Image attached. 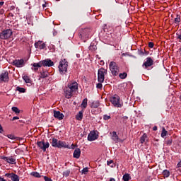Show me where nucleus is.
Here are the masks:
<instances>
[{"mask_svg":"<svg viewBox=\"0 0 181 181\" xmlns=\"http://www.w3.org/2000/svg\"><path fill=\"white\" fill-rule=\"evenodd\" d=\"M78 90V84L76 81H71L67 84V86L64 89V94L66 98H71L74 93Z\"/></svg>","mask_w":181,"mask_h":181,"instance_id":"1","label":"nucleus"},{"mask_svg":"<svg viewBox=\"0 0 181 181\" xmlns=\"http://www.w3.org/2000/svg\"><path fill=\"white\" fill-rule=\"evenodd\" d=\"M68 66L69 64L67 60L66 59H61V61H59V65L58 66L59 74H61V75H64L67 73Z\"/></svg>","mask_w":181,"mask_h":181,"instance_id":"2","label":"nucleus"},{"mask_svg":"<svg viewBox=\"0 0 181 181\" xmlns=\"http://www.w3.org/2000/svg\"><path fill=\"white\" fill-rule=\"evenodd\" d=\"M52 146L54 148H66L74 149V148H69V146L66 145V144L64 141H60L56 138L52 139Z\"/></svg>","mask_w":181,"mask_h":181,"instance_id":"3","label":"nucleus"},{"mask_svg":"<svg viewBox=\"0 0 181 181\" xmlns=\"http://www.w3.org/2000/svg\"><path fill=\"white\" fill-rule=\"evenodd\" d=\"M110 101L113 104L114 107L121 108L122 107V103L120 101V98L117 95H115L110 98Z\"/></svg>","mask_w":181,"mask_h":181,"instance_id":"4","label":"nucleus"},{"mask_svg":"<svg viewBox=\"0 0 181 181\" xmlns=\"http://www.w3.org/2000/svg\"><path fill=\"white\" fill-rule=\"evenodd\" d=\"M109 67L113 76H117L119 74V69L116 62H110Z\"/></svg>","mask_w":181,"mask_h":181,"instance_id":"5","label":"nucleus"},{"mask_svg":"<svg viewBox=\"0 0 181 181\" xmlns=\"http://www.w3.org/2000/svg\"><path fill=\"white\" fill-rule=\"evenodd\" d=\"M107 74V69L100 68L98 71V81L99 83H103L105 80V76Z\"/></svg>","mask_w":181,"mask_h":181,"instance_id":"6","label":"nucleus"},{"mask_svg":"<svg viewBox=\"0 0 181 181\" xmlns=\"http://www.w3.org/2000/svg\"><path fill=\"white\" fill-rule=\"evenodd\" d=\"M12 35H13V31L10 29L3 30L0 33V39H2L4 40H5L6 39H10V37H11Z\"/></svg>","mask_w":181,"mask_h":181,"instance_id":"7","label":"nucleus"},{"mask_svg":"<svg viewBox=\"0 0 181 181\" xmlns=\"http://www.w3.org/2000/svg\"><path fill=\"white\" fill-rule=\"evenodd\" d=\"M90 36V30L82 29L80 31L79 37H81V39H83L84 40H86V39H89Z\"/></svg>","mask_w":181,"mask_h":181,"instance_id":"8","label":"nucleus"},{"mask_svg":"<svg viewBox=\"0 0 181 181\" xmlns=\"http://www.w3.org/2000/svg\"><path fill=\"white\" fill-rule=\"evenodd\" d=\"M37 145L44 152H45L46 149L49 147V143H48V141H37Z\"/></svg>","mask_w":181,"mask_h":181,"instance_id":"9","label":"nucleus"},{"mask_svg":"<svg viewBox=\"0 0 181 181\" xmlns=\"http://www.w3.org/2000/svg\"><path fill=\"white\" fill-rule=\"evenodd\" d=\"M153 62H154L151 57H147L146 61L143 63L142 66L144 67V69H148L153 65Z\"/></svg>","mask_w":181,"mask_h":181,"instance_id":"10","label":"nucleus"},{"mask_svg":"<svg viewBox=\"0 0 181 181\" xmlns=\"http://www.w3.org/2000/svg\"><path fill=\"white\" fill-rule=\"evenodd\" d=\"M98 139V134L95 131H91L88 135V140L89 141H94Z\"/></svg>","mask_w":181,"mask_h":181,"instance_id":"11","label":"nucleus"},{"mask_svg":"<svg viewBox=\"0 0 181 181\" xmlns=\"http://www.w3.org/2000/svg\"><path fill=\"white\" fill-rule=\"evenodd\" d=\"M42 66L51 67L54 66V62L50 59H46L45 60L40 61Z\"/></svg>","mask_w":181,"mask_h":181,"instance_id":"12","label":"nucleus"},{"mask_svg":"<svg viewBox=\"0 0 181 181\" xmlns=\"http://www.w3.org/2000/svg\"><path fill=\"white\" fill-rule=\"evenodd\" d=\"M5 177L11 179L12 181H20V177L15 173H6Z\"/></svg>","mask_w":181,"mask_h":181,"instance_id":"13","label":"nucleus"},{"mask_svg":"<svg viewBox=\"0 0 181 181\" xmlns=\"http://www.w3.org/2000/svg\"><path fill=\"white\" fill-rule=\"evenodd\" d=\"M1 159L5 160L6 162H7L10 164H16L17 163L16 159H15L13 157L1 156Z\"/></svg>","mask_w":181,"mask_h":181,"instance_id":"14","label":"nucleus"},{"mask_svg":"<svg viewBox=\"0 0 181 181\" xmlns=\"http://www.w3.org/2000/svg\"><path fill=\"white\" fill-rule=\"evenodd\" d=\"M8 72L6 71L0 74V82H8Z\"/></svg>","mask_w":181,"mask_h":181,"instance_id":"15","label":"nucleus"},{"mask_svg":"<svg viewBox=\"0 0 181 181\" xmlns=\"http://www.w3.org/2000/svg\"><path fill=\"white\" fill-rule=\"evenodd\" d=\"M13 65L16 66V67L21 68L25 66V61L21 59H16L13 61Z\"/></svg>","mask_w":181,"mask_h":181,"instance_id":"16","label":"nucleus"},{"mask_svg":"<svg viewBox=\"0 0 181 181\" xmlns=\"http://www.w3.org/2000/svg\"><path fill=\"white\" fill-rule=\"evenodd\" d=\"M35 47L36 49H44L45 48V44L42 43V41H38L37 42H35Z\"/></svg>","mask_w":181,"mask_h":181,"instance_id":"17","label":"nucleus"},{"mask_svg":"<svg viewBox=\"0 0 181 181\" xmlns=\"http://www.w3.org/2000/svg\"><path fill=\"white\" fill-rule=\"evenodd\" d=\"M54 117L59 120H62L64 119L63 113H61L59 111H54Z\"/></svg>","mask_w":181,"mask_h":181,"instance_id":"18","label":"nucleus"},{"mask_svg":"<svg viewBox=\"0 0 181 181\" xmlns=\"http://www.w3.org/2000/svg\"><path fill=\"white\" fill-rule=\"evenodd\" d=\"M81 155V149L80 148H76L74 151L73 157L76 158V159H78V158H80Z\"/></svg>","mask_w":181,"mask_h":181,"instance_id":"19","label":"nucleus"},{"mask_svg":"<svg viewBox=\"0 0 181 181\" xmlns=\"http://www.w3.org/2000/svg\"><path fill=\"white\" fill-rule=\"evenodd\" d=\"M110 134H112V140H113L115 143H118L120 141V139L119 138L116 132L114 131L112 133H110Z\"/></svg>","mask_w":181,"mask_h":181,"instance_id":"20","label":"nucleus"},{"mask_svg":"<svg viewBox=\"0 0 181 181\" xmlns=\"http://www.w3.org/2000/svg\"><path fill=\"white\" fill-rule=\"evenodd\" d=\"M32 66H33L32 69L35 71H37L39 69V68H41L42 66L41 61H40L38 63L32 64Z\"/></svg>","mask_w":181,"mask_h":181,"instance_id":"21","label":"nucleus"},{"mask_svg":"<svg viewBox=\"0 0 181 181\" xmlns=\"http://www.w3.org/2000/svg\"><path fill=\"white\" fill-rule=\"evenodd\" d=\"M48 76H49V73L47 71H42L40 73L39 80H40V78H47V77H48Z\"/></svg>","mask_w":181,"mask_h":181,"instance_id":"22","label":"nucleus"},{"mask_svg":"<svg viewBox=\"0 0 181 181\" xmlns=\"http://www.w3.org/2000/svg\"><path fill=\"white\" fill-rule=\"evenodd\" d=\"M76 120L81 121L83 118V112H79L76 116Z\"/></svg>","mask_w":181,"mask_h":181,"instance_id":"23","label":"nucleus"},{"mask_svg":"<svg viewBox=\"0 0 181 181\" xmlns=\"http://www.w3.org/2000/svg\"><path fill=\"white\" fill-rule=\"evenodd\" d=\"M87 106H88V99L84 98L81 103V107L82 108H87Z\"/></svg>","mask_w":181,"mask_h":181,"instance_id":"24","label":"nucleus"},{"mask_svg":"<svg viewBox=\"0 0 181 181\" xmlns=\"http://www.w3.org/2000/svg\"><path fill=\"white\" fill-rule=\"evenodd\" d=\"M146 139H147V134H146V133H144V134L141 136V139H140V142H141V144L145 143Z\"/></svg>","mask_w":181,"mask_h":181,"instance_id":"25","label":"nucleus"},{"mask_svg":"<svg viewBox=\"0 0 181 181\" xmlns=\"http://www.w3.org/2000/svg\"><path fill=\"white\" fill-rule=\"evenodd\" d=\"M6 137L8 138L11 140H17L18 137L16 136L14 134H9L6 135Z\"/></svg>","mask_w":181,"mask_h":181,"instance_id":"26","label":"nucleus"},{"mask_svg":"<svg viewBox=\"0 0 181 181\" xmlns=\"http://www.w3.org/2000/svg\"><path fill=\"white\" fill-rule=\"evenodd\" d=\"M23 79L24 80V81L26 83H31V81H30V78L28 76V75H23Z\"/></svg>","mask_w":181,"mask_h":181,"instance_id":"27","label":"nucleus"},{"mask_svg":"<svg viewBox=\"0 0 181 181\" xmlns=\"http://www.w3.org/2000/svg\"><path fill=\"white\" fill-rule=\"evenodd\" d=\"M11 110H12V111H13V112H15L16 115H19V114L21 113L20 109H19L18 107H13L11 108Z\"/></svg>","mask_w":181,"mask_h":181,"instance_id":"28","label":"nucleus"},{"mask_svg":"<svg viewBox=\"0 0 181 181\" xmlns=\"http://www.w3.org/2000/svg\"><path fill=\"white\" fill-rule=\"evenodd\" d=\"M166 135H168V131L166 130V129H165V127H163L162 132H161V137L165 138Z\"/></svg>","mask_w":181,"mask_h":181,"instance_id":"29","label":"nucleus"},{"mask_svg":"<svg viewBox=\"0 0 181 181\" xmlns=\"http://www.w3.org/2000/svg\"><path fill=\"white\" fill-rule=\"evenodd\" d=\"M130 179H131L130 175L128 174V173L125 174V175L123 176V180H124V181H129Z\"/></svg>","mask_w":181,"mask_h":181,"instance_id":"30","label":"nucleus"},{"mask_svg":"<svg viewBox=\"0 0 181 181\" xmlns=\"http://www.w3.org/2000/svg\"><path fill=\"white\" fill-rule=\"evenodd\" d=\"M30 175L34 176V177H41V175L37 172H32Z\"/></svg>","mask_w":181,"mask_h":181,"instance_id":"31","label":"nucleus"},{"mask_svg":"<svg viewBox=\"0 0 181 181\" xmlns=\"http://www.w3.org/2000/svg\"><path fill=\"white\" fill-rule=\"evenodd\" d=\"M163 175L165 176V177H169L170 172L168 170H164L163 171Z\"/></svg>","mask_w":181,"mask_h":181,"instance_id":"32","label":"nucleus"},{"mask_svg":"<svg viewBox=\"0 0 181 181\" xmlns=\"http://www.w3.org/2000/svg\"><path fill=\"white\" fill-rule=\"evenodd\" d=\"M91 107H92V108H98V107H99V103H98V102H93V103L91 104Z\"/></svg>","mask_w":181,"mask_h":181,"instance_id":"33","label":"nucleus"},{"mask_svg":"<svg viewBox=\"0 0 181 181\" xmlns=\"http://www.w3.org/2000/svg\"><path fill=\"white\" fill-rule=\"evenodd\" d=\"M70 173L71 171L69 170H67L63 172V175L65 176V177H68V176L70 175Z\"/></svg>","mask_w":181,"mask_h":181,"instance_id":"34","label":"nucleus"},{"mask_svg":"<svg viewBox=\"0 0 181 181\" xmlns=\"http://www.w3.org/2000/svg\"><path fill=\"white\" fill-rule=\"evenodd\" d=\"M16 90L18 91H19L20 93H25V92H26V90L25 88H21V87H17Z\"/></svg>","mask_w":181,"mask_h":181,"instance_id":"35","label":"nucleus"},{"mask_svg":"<svg viewBox=\"0 0 181 181\" xmlns=\"http://www.w3.org/2000/svg\"><path fill=\"white\" fill-rule=\"evenodd\" d=\"M127 76V74H126V72H124L123 74H119V77L122 79L126 78Z\"/></svg>","mask_w":181,"mask_h":181,"instance_id":"36","label":"nucleus"},{"mask_svg":"<svg viewBox=\"0 0 181 181\" xmlns=\"http://www.w3.org/2000/svg\"><path fill=\"white\" fill-rule=\"evenodd\" d=\"M110 119V115H105L103 116V119H104L105 121H107V120H109Z\"/></svg>","mask_w":181,"mask_h":181,"instance_id":"37","label":"nucleus"},{"mask_svg":"<svg viewBox=\"0 0 181 181\" xmlns=\"http://www.w3.org/2000/svg\"><path fill=\"white\" fill-rule=\"evenodd\" d=\"M180 22V17L179 16H177V18H175V23H178Z\"/></svg>","mask_w":181,"mask_h":181,"instance_id":"38","label":"nucleus"},{"mask_svg":"<svg viewBox=\"0 0 181 181\" xmlns=\"http://www.w3.org/2000/svg\"><path fill=\"white\" fill-rule=\"evenodd\" d=\"M181 160H180V163H178V164H177V170L178 171V170H180V171H181Z\"/></svg>","mask_w":181,"mask_h":181,"instance_id":"39","label":"nucleus"},{"mask_svg":"<svg viewBox=\"0 0 181 181\" xmlns=\"http://www.w3.org/2000/svg\"><path fill=\"white\" fill-rule=\"evenodd\" d=\"M173 140L171 139H169L168 140H167L166 144L167 145L170 146L172 144Z\"/></svg>","mask_w":181,"mask_h":181,"instance_id":"40","label":"nucleus"},{"mask_svg":"<svg viewBox=\"0 0 181 181\" xmlns=\"http://www.w3.org/2000/svg\"><path fill=\"white\" fill-rule=\"evenodd\" d=\"M153 47H154V43L152 42H150L148 43V47H150V48H153Z\"/></svg>","mask_w":181,"mask_h":181,"instance_id":"41","label":"nucleus"},{"mask_svg":"<svg viewBox=\"0 0 181 181\" xmlns=\"http://www.w3.org/2000/svg\"><path fill=\"white\" fill-rule=\"evenodd\" d=\"M88 172V168H84L83 170H82V173H86Z\"/></svg>","mask_w":181,"mask_h":181,"instance_id":"42","label":"nucleus"},{"mask_svg":"<svg viewBox=\"0 0 181 181\" xmlns=\"http://www.w3.org/2000/svg\"><path fill=\"white\" fill-rule=\"evenodd\" d=\"M4 129L1 124H0V134H4Z\"/></svg>","mask_w":181,"mask_h":181,"instance_id":"43","label":"nucleus"},{"mask_svg":"<svg viewBox=\"0 0 181 181\" xmlns=\"http://www.w3.org/2000/svg\"><path fill=\"white\" fill-rule=\"evenodd\" d=\"M44 179H45V181H53L51 178H49L47 176H45Z\"/></svg>","mask_w":181,"mask_h":181,"instance_id":"44","label":"nucleus"},{"mask_svg":"<svg viewBox=\"0 0 181 181\" xmlns=\"http://www.w3.org/2000/svg\"><path fill=\"white\" fill-rule=\"evenodd\" d=\"M96 87H97V88H99V89L102 88V87H103L102 83L97 84Z\"/></svg>","mask_w":181,"mask_h":181,"instance_id":"45","label":"nucleus"},{"mask_svg":"<svg viewBox=\"0 0 181 181\" xmlns=\"http://www.w3.org/2000/svg\"><path fill=\"white\" fill-rule=\"evenodd\" d=\"M20 119L19 117H13L12 121L18 120Z\"/></svg>","mask_w":181,"mask_h":181,"instance_id":"46","label":"nucleus"},{"mask_svg":"<svg viewBox=\"0 0 181 181\" xmlns=\"http://www.w3.org/2000/svg\"><path fill=\"white\" fill-rule=\"evenodd\" d=\"M5 13V11L4 9H0V14L3 15Z\"/></svg>","mask_w":181,"mask_h":181,"instance_id":"47","label":"nucleus"},{"mask_svg":"<svg viewBox=\"0 0 181 181\" xmlns=\"http://www.w3.org/2000/svg\"><path fill=\"white\" fill-rule=\"evenodd\" d=\"M153 131H157V130H158V127H157V126H154V127H153Z\"/></svg>","mask_w":181,"mask_h":181,"instance_id":"48","label":"nucleus"},{"mask_svg":"<svg viewBox=\"0 0 181 181\" xmlns=\"http://www.w3.org/2000/svg\"><path fill=\"white\" fill-rule=\"evenodd\" d=\"M112 163H113L112 160L107 161V165H110L112 164Z\"/></svg>","mask_w":181,"mask_h":181,"instance_id":"49","label":"nucleus"},{"mask_svg":"<svg viewBox=\"0 0 181 181\" xmlns=\"http://www.w3.org/2000/svg\"><path fill=\"white\" fill-rule=\"evenodd\" d=\"M4 4V1H0V6H2Z\"/></svg>","mask_w":181,"mask_h":181,"instance_id":"50","label":"nucleus"},{"mask_svg":"<svg viewBox=\"0 0 181 181\" xmlns=\"http://www.w3.org/2000/svg\"><path fill=\"white\" fill-rule=\"evenodd\" d=\"M124 120H127V119H128V117H127V116H124Z\"/></svg>","mask_w":181,"mask_h":181,"instance_id":"51","label":"nucleus"},{"mask_svg":"<svg viewBox=\"0 0 181 181\" xmlns=\"http://www.w3.org/2000/svg\"><path fill=\"white\" fill-rule=\"evenodd\" d=\"M178 39L181 41V35H178Z\"/></svg>","mask_w":181,"mask_h":181,"instance_id":"52","label":"nucleus"},{"mask_svg":"<svg viewBox=\"0 0 181 181\" xmlns=\"http://www.w3.org/2000/svg\"><path fill=\"white\" fill-rule=\"evenodd\" d=\"M110 181H115L114 178H110Z\"/></svg>","mask_w":181,"mask_h":181,"instance_id":"53","label":"nucleus"},{"mask_svg":"<svg viewBox=\"0 0 181 181\" xmlns=\"http://www.w3.org/2000/svg\"><path fill=\"white\" fill-rule=\"evenodd\" d=\"M139 54L143 55V54H144V52H139Z\"/></svg>","mask_w":181,"mask_h":181,"instance_id":"54","label":"nucleus"},{"mask_svg":"<svg viewBox=\"0 0 181 181\" xmlns=\"http://www.w3.org/2000/svg\"><path fill=\"white\" fill-rule=\"evenodd\" d=\"M42 7L45 8L46 7V4H42Z\"/></svg>","mask_w":181,"mask_h":181,"instance_id":"55","label":"nucleus"},{"mask_svg":"<svg viewBox=\"0 0 181 181\" xmlns=\"http://www.w3.org/2000/svg\"><path fill=\"white\" fill-rule=\"evenodd\" d=\"M180 53L181 54V48L180 49Z\"/></svg>","mask_w":181,"mask_h":181,"instance_id":"56","label":"nucleus"},{"mask_svg":"<svg viewBox=\"0 0 181 181\" xmlns=\"http://www.w3.org/2000/svg\"><path fill=\"white\" fill-rule=\"evenodd\" d=\"M71 146L74 147V144H71Z\"/></svg>","mask_w":181,"mask_h":181,"instance_id":"57","label":"nucleus"},{"mask_svg":"<svg viewBox=\"0 0 181 181\" xmlns=\"http://www.w3.org/2000/svg\"><path fill=\"white\" fill-rule=\"evenodd\" d=\"M180 100H181V95H180Z\"/></svg>","mask_w":181,"mask_h":181,"instance_id":"58","label":"nucleus"}]
</instances>
